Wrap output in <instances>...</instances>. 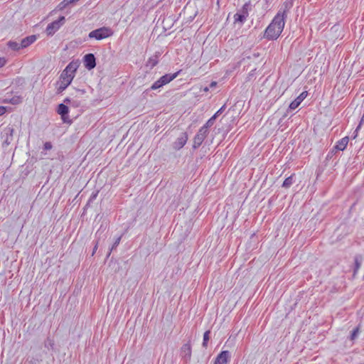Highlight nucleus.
<instances>
[{"label": "nucleus", "mask_w": 364, "mask_h": 364, "mask_svg": "<svg viewBox=\"0 0 364 364\" xmlns=\"http://www.w3.org/2000/svg\"><path fill=\"white\" fill-rule=\"evenodd\" d=\"M79 67V63L77 61H71L66 68L63 70L62 73L60 76V80L61 81H65V82L70 85L72 82L75 73Z\"/></svg>", "instance_id": "2"}, {"label": "nucleus", "mask_w": 364, "mask_h": 364, "mask_svg": "<svg viewBox=\"0 0 364 364\" xmlns=\"http://www.w3.org/2000/svg\"><path fill=\"white\" fill-rule=\"evenodd\" d=\"M230 358V352L228 350H223L216 357L214 364H228Z\"/></svg>", "instance_id": "8"}, {"label": "nucleus", "mask_w": 364, "mask_h": 364, "mask_svg": "<svg viewBox=\"0 0 364 364\" xmlns=\"http://www.w3.org/2000/svg\"><path fill=\"white\" fill-rule=\"evenodd\" d=\"M6 63V60L4 58H0V68L3 67Z\"/></svg>", "instance_id": "31"}, {"label": "nucleus", "mask_w": 364, "mask_h": 364, "mask_svg": "<svg viewBox=\"0 0 364 364\" xmlns=\"http://www.w3.org/2000/svg\"><path fill=\"white\" fill-rule=\"evenodd\" d=\"M249 6V4H245L244 6H242V11H241V13L244 14V11H247V8Z\"/></svg>", "instance_id": "30"}, {"label": "nucleus", "mask_w": 364, "mask_h": 364, "mask_svg": "<svg viewBox=\"0 0 364 364\" xmlns=\"http://www.w3.org/2000/svg\"><path fill=\"white\" fill-rule=\"evenodd\" d=\"M64 103L69 104L73 107H79L82 105V102L76 97L75 98H70V97H66L63 100Z\"/></svg>", "instance_id": "17"}, {"label": "nucleus", "mask_w": 364, "mask_h": 364, "mask_svg": "<svg viewBox=\"0 0 364 364\" xmlns=\"http://www.w3.org/2000/svg\"><path fill=\"white\" fill-rule=\"evenodd\" d=\"M36 39L37 38L36 35H31L23 38L21 41V48H24L29 46L33 43H34L36 41Z\"/></svg>", "instance_id": "16"}, {"label": "nucleus", "mask_w": 364, "mask_h": 364, "mask_svg": "<svg viewBox=\"0 0 364 364\" xmlns=\"http://www.w3.org/2000/svg\"><path fill=\"white\" fill-rule=\"evenodd\" d=\"M358 332H359V327H356L355 328L353 329V331H352V333L350 335V339L352 341L356 338Z\"/></svg>", "instance_id": "27"}, {"label": "nucleus", "mask_w": 364, "mask_h": 364, "mask_svg": "<svg viewBox=\"0 0 364 364\" xmlns=\"http://www.w3.org/2000/svg\"><path fill=\"white\" fill-rule=\"evenodd\" d=\"M255 69L251 70V72L249 73L248 76H247V80H252V78L254 77L255 75Z\"/></svg>", "instance_id": "29"}, {"label": "nucleus", "mask_w": 364, "mask_h": 364, "mask_svg": "<svg viewBox=\"0 0 364 364\" xmlns=\"http://www.w3.org/2000/svg\"><path fill=\"white\" fill-rule=\"evenodd\" d=\"M181 356L186 360H190L191 357V346L190 343L183 345L181 348Z\"/></svg>", "instance_id": "14"}, {"label": "nucleus", "mask_w": 364, "mask_h": 364, "mask_svg": "<svg viewBox=\"0 0 364 364\" xmlns=\"http://www.w3.org/2000/svg\"><path fill=\"white\" fill-rule=\"evenodd\" d=\"M215 120V116H213L207 121V122L202 127H205V131L208 132V127H211L213 124Z\"/></svg>", "instance_id": "24"}, {"label": "nucleus", "mask_w": 364, "mask_h": 364, "mask_svg": "<svg viewBox=\"0 0 364 364\" xmlns=\"http://www.w3.org/2000/svg\"><path fill=\"white\" fill-rule=\"evenodd\" d=\"M307 94L308 93L306 91L302 92L294 101L290 103L289 108L290 109H295L297 108L301 102L306 97Z\"/></svg>", "instance_id": "13"}, {"label": "nucleus", "mask_w": 364, "mask_h": 364, "mask_svg": "<svg viewBox=\"0 0 364 364\" xmlns=\"http://www.w3.org/2000/svg\"><path fill=\"white\" fill-rule=\"evenodd\" d=\"M210 331H206L203 334V347L206 348L208 346V342L210 339Z\"/></svg>", "instance_id": "22"}, {"label": "nucleus", "mask_w": 364, "mask_h": 364, "mask_svg": "<svg viewBox=\"0 0 364 364\" xmlns=\"http://www.w3.org/2000/svg\"><path fill=\"white\" fill-rule=\"evenodd\" d=\"M293 183L292 176L287 178L283 182L282 187L285 188H289Z\"/></svg>", "instance_id": "23"}, {"label": "nucleus", "mask_w": 364, "mask_h": 364, "mask_svg": "<svg viewBox=\"0 0 364 364\" xmlns=\"http://www.w3.org/2000/svg\"><path fill=\"white\" fill-rule=\"evenodd\" d=\"M225 108V105H223V107H221L218 111H217V114H221L224 109Z\"/></svg>", "instance_id": "32"}, {"label": "nucleus", "mask_w": 364, "mask_h": 364, "mask_svg": "<svg viewBox=\"0 0 364 364\" xmlns=\"http://www.w3.org/2000/svg\"><path fill=\"white\" fill-rule=\"evenodd\" d=\"M58 86L57 90L58 92H62L70 85V84L65 82V81H61L60 80L59 82H58Z\"/></svg>", "instance_id": "20"}, {"label": "nucleus", "mask_w": 364, "mask_h": 364, "mask_svg": "<svg viewBox=\"0 0 364 364\" xmlns=\"http://www.w3.org/2000/svg\"><path fill=\"white\" fill-rule=\"evenodd\" d=\"M112 34L113 32L111 28L104 26L90 32L88 37L90 38H95L97 41H100L112 36Z\"/></svg>", "instance_id": "3"}, {"label": "nucleus", "mask_w": 364, "mask_h": 364, "mask_svg": "<svg viewBox=\"0 0 364 364\" xmlns=\"http://www.w3.org/2000/svg\"><path fill=\"white\" fill-rule=\"evenodd\" d=\"M97 247H98V242H97L96 245H95V247H93L92 255H95V253L96 252V251L97 250Z\"/></svg>", "instance_id": "33"}, {"label": "nucleus", "mask_w": 364, "mask_h": 364, "mask_svg": "<svg viewBox=\"0 0 364 364\" xmlns=\"http://www.w3.org/2000/svg\"><path fill=\"white\" fill-rule=\"evenodd\" d=\"M97 193L92 194V195L90 196V200H90V201H91V200H94V199L97 197Z\"/></svg>", "instance_id": "36"}, {"label": "nucleus", "mask_w": 364, "mask_h": 364, "mask_svg": "<svg viewBox=\"0 0 364 364\" xmlns=\"http://www.w3.org/2000/svg\"><path fill=\"white\" fill-rule=\"evenodd\" d=\"M48 345L53 346V343L51 341H50V343H48Z\"/></svg>", "instance_id": "41"}, {"label": "nucleus", "mask_w": 364, "mask_h": 364, "mask_svg": "<svg viewBox=\"0 0 364 364\" xmlns=\"http://www.w3.org/2000/svg\"><path fill=\"white\" fill-rule=\"evenodd\" d=\"M248 16V12L247 11H244V14L242 13H236L234 15V21L235 23L240 22L241 23H244L246 20L247 17Z\"/></svg>", "instance_id": "18"}, {"label": "nucleus", "mask_w": 364, "mask_h": 364, "mask_svg": "<svg viewBox=\"0 0 364 364\" xmlns=\"http://www.w3.org/2000/svg\"><path fill=\"white\" fill-rule=\"evenodd\" d=\"M178 73L179 71L173 74H166L161 76L151 86V90H157L162 87L164 85H167L168 83L173 80L178 76Z\"/></svg>", "instance_id": "4"}, {"label": "nucleus", "mask_w": 364, "mask_h": 364, "mask_svg": "<svg viewBox=\"0 0 364 364\" xmlns=\"http://www.w3.org/2000/svg\"><path fill=\"white\" fill-rule=\"evenodd\" d=\"M188 140V135L186 133H182V134L177 138L173 144V147L176 150H179L186 144Z\"/></svg>", "instance_id": "11"}, {"label": "nucleus", "mask_w": 364, "mask_h": 364, "mask_svg": "<svg viewBox=\"0 0 364 364\" xmlns=\"http://www.w3.org/2000/svg\"><path fill=\"white\" fill-rule=\"evenodd\" d=\"M7 45L14 50H18L19 49L22 48L21 42L18 43L16 41H9Z\"/></svg>", "instance_id": "19"}, {"label": "nucleus", "mask_w": 364, "mask_h": 364, "mask_svg": "<svg viewBox=\"0 0 364 364\" xmlns=\"http://www.w3.org/2000/svg\"><path fill=\"white\" fill-rule=\"evenodd\" d=\"M290 6L291 5L288 2L284 3L282 7L279 9L271 23L266 28L264 33L266 38L269 40H275L280 36L284 29L285 19L287 16V12L289 11Z\"/></svg>", "instance_id": "1"}, {"label": "nucleus", "mask_w": 364, "mask_h": 364, "mask_svg": "<svg viewBox=\"0 0 364 364\" xmlns=\"http://www.w3.org/2000/svg\"><path fill=\"white\" fill-rule=\"evenodd\" d=\"M11 101H12V103H13V104H16V103H18V99H14V98H13Z\"/></svg>", "instance_id": "39"}, {"label": "nucleus", "mask_w": 364, "mask_h": 364, "mask_svg": "<svg viewBox=\"0 0 364 364\" xmlns=\"http://www.w3.org/2000/svg\"><path fill=\"white\" fill-rule=\"evenodd\" d=\"M52 147H53V146H52L51 143L49 141L46 142L44 144V149H46V150H50L52 149Z\"/></svg>", "instance_id": "28"}, {"label": "nucleus", "mask_w": 364, "mask_h": 364, "mask_svg": "<svg viewBox=\"0 0 364 364\" xmlns=\"http://www.w3.org/2000/svg\"><path fill=\"white\" fill-rule=\"evenodd\" d=\"M349 141L348 136H345L337 141L336 144L334 146L333 149H332L331 152L329 153L327 156V157H331L330 154H332L334 151H343Z\"/></svg>", "instance_id": "7"}, {"label": "nucleus", "mask_w": 364, "mask_h": 364, "mask_svg": "<svg viewBox=\"0 0 364 364\" xmlns=\"http://www.w3.org/2000/svg\"><path fill=\"white\" fill-rule=\"evenodd\" d=\"M84 65L88 70H92L96 66L95 57L92 53H88L84 56Z\"/></svg>", "instance_id": "10"}, {"label": "nucleus", "mask_w": 364, "mask_h": 364, "mask_svg": "<svg viewBox=\"0 0 364 364\" xmlns=\"http://www.w3.org/2000/svg\"><path fill=\"white\" fill-rule=\"evenodd\" d=\"M208 133V132L205 131V127H201L199 129L193 139V149H197L202 144L203 141L206 138Z\"/></svg>", "instance_id": "6"}, {"label": "nucleus", "mask_w": 364, "mask_h": 364, "mask_svg": "<svg viewBox=\"0 0 364 364\" xmlns=\"http://www.w3.org/2000/svg\"><path fill=\"white\" fill-rule=\"evenodd\" d=\"M56 112L58 114L61 116V119L64 122H69L68 120L69 108L66 105H65L64 103L58 105Z\"/></svg>", "instance_id": "9"}, {"label": "nucleus", "mask_w": 364, "mask_h": 364, "mask_svg": "<svg viewBox=\"0 0 364 364\" xmlns=\"http://www.w3.org/2000/svg\"><path fill=\"white\" fill-rule=\"evenodd\" d=\"M361 266V257L356 256L355 257V269L353 275H355Z\"/></svg>", "instance_id": "21"}, {"label": "nucleus", "mask_w": 364, "mask_h": 364, "mask_svg": "<svg viewBox=\"0 0 364 364\" xmlns=\"http://www.w3.org/2000/svg\"><path fill=\"white\" fill-rule=\"evenodd\" d=\"M160 55L161 53L157 52L154 55L151 56L146 61V66L149 69H152L158 64Z\"/></svg>", "instance_id": "15"}, {"label": "nucleus", "mask_w": 364, "mask_h": 364, "mask_svg": "<svg viewBox=\"0 0 364 364\" xmlns=\"http://www.w3.org/2000/svg\"><path fill=\"white\" fill-rule=\"evenodd\" d=\"M360 125H359V126L356 128V129H355V133H354V136H353V138H354V139L357 136V132H358V130L360 129Z\"/></svg>", "instance_id": "37"}, {"label": "nucleus", "mask_w": 364, "mask_h": 364, "mask_svg": "<svg viewBox=\"0 0 364 364\" xmlns=\"http://www.w3.org/2000/svg\"><path fill=\"white\" fill-rule=\"evenodd\" d=\"M208 90H209V87H205L203 89V91H205V92H208Z\"/></svg>", "instance_id": "40"}, {"label": "nucleus", "mask_w": 364, "mask_h": 364, "mask_svg": "<svg viewBox=\"0 0 364 364\" xmlns=\"http://www.w3.org/2000/svg\"><path fill=\"white\" fill-rule=\"evenodd\" d=\"M219 114H217V112L213 115V116H215V118L218 116Z\"/></svg>", "instance_id": "42"}, {"label": "nucleus", "mask_w": 364, "mask_h": 364, "mask_svg": "<svg viewBox=\"0 0 364 364\" xmlns=\"http://www.w3.org/2000/svg\"><path fill=\"white\" fill-rule=\"evenodd\" d=\"M76 92L79 95H84L85 91L84 90H76Z\"/></svg>", "instance_id": "35"}, {"label": "nucleus", "mask_w": 364, "mask_h": 364, "mask_svg": "<svg viewBox=\"0 0 364 364\" xmlns=\"http://www.w3.org/2000/svg\"><path fill=\"white\" fill-rule=\"evenodd\" d=\"M217 85L216 82H212L210 85V87H214Z\"/></svg>", "instance_id": "38"}, {"label": "nucleus", "mask_w": 364, "mask_h": 364, "mask_svg": "<svg viewBox=\"0 0 364 364\" xmlns=\"http://www.w3.org/2000/svg\"><path fill=\"white\" fill-rule=\"evenodd\" d=\"M6 112V109L4 107H0V116L4 114Z\"/></svg>", "instance_id": "34"}, {"label": "nucleus", "mask_w": 364, "mask_h": 364, "mask_svg": "<svg viewBox=\"0 0 364 364\" xmlns=\"http://www.w3.org/2000/svg\"><path fill=\"white\" fill-rule=\"evenodd\" d=\"M14 132V130L12 127H7L4 129L3 135V137L5 138L3 142L4 145L8 146L11 143L13 140Z\"/></svg>", "instance_id": "12"}, {"label": "nucleus", "mask_w": 364, "mask_h": 364, "mask_svg": "<svg viewBox=\"0 0 364 364\" xmlns=\"http://www.w3.org/2000/svg\"><path fill=\"white\" fill-rule=\"evenodd\" d=\"M78 0H64L59 4L60 9H63L65 7H66L68 5L74 3L75 1H77Z\"/></svg>", "instance_id": "25"}, {"label": "nucleus", "mask_w": 364, "mask_h": 364, "mask_svg": "<svg viewBox=\"0 0 364 364\" xmlns=\"http://www.w3.org/2000/svg\"><path fill=\"white\" fill-rule=\"evenodd\" d=\"M121 238H122V237H121V236H119V237H118L115 240V241H114V242L113 245L112 246V247H111V249H110V250H109V253H108V255H107V257H109V256L110 255V254H111V252H112L114 248H116V247L118 246V245H119V242H120Z\"/></svg>", "instance_id": "26"}, {"label": "nucleus", "mask_w": 364, "mask_h": 364, "mask_svg": "<svg viewBox=\"0 0 364 364\" xmlns=\"http://www.w3.org/2000/svg\"><path fill=\"white\" fill-rule=\"evenodd\" d=\"M65 20L64 16H60L58 20L49 23L46 28V33L48 36H53L64 23Z\"/></svg>", "instance_id": "5"}]
</instances>
